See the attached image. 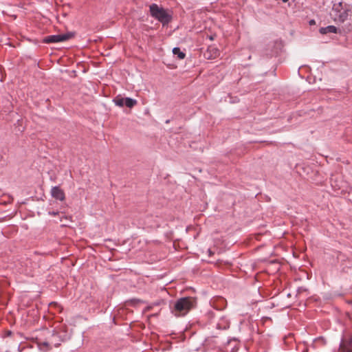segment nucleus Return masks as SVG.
I'll return each mask as SVG.
<instances>
[{
	"label": "nucleus",
	"instance_id": "16",
	"mask_svg": "<svg viewBox=\"0 0 352 352\" xmlns=\"http://www.w3.org/2000/svg\"><path fill=\"white\" fill-rule=\"evenodd\" d=\"M288 1H289V0H282V1H283V2H284V3H286V2H287Z\"/></svg>",
	"mask_w": 352,
	"mask_h": 352
},
{
	"label": "nucleus",
	"instance_id": "5",
	"mask_svg": "<svg viewBox=\"0 0 352 352\" xmlns=\"http://www.w3.org/2000/svg\"><path fill=\"white\" fill-rule=\"evenodd\" d=\"M52 196L60 201H63L65 199V194L63 191L58 186H54L51 190Z\"/></svg>",
	"mask_w": 352,
	"mask_h": 352
},
{
	"label": "nucleus",
	"instance_id": "8",
	"mask_svg": "<svg viewBox=\"0 0 352 352\" xmlns=\"http://www.w3.org/2000/svg\"><path fill=\"white\" fill-rule=\"evenodd\" d=\"M38 349L43 352H46L51 349L50 344L48 342H38Z\"/></svg>",
	"mask_w": 352,
	"mask_h": 352
},
{
	"label": "nucleus",
	"instance_id": "15",
	"mask_svg": "<svg viewBox=\"0 0 352 352\" xmlns=\"http://www.w3.org/2000/svg\"><path fill=\"white\" fill-rule=\"evenodd\" d=\"M314 23H315V21H314V20H311V21H310V24H314Z\"/></svg>",
	"mask_w": 352,
	"mask_h": 352
},
{
	"label": "nucleus",
	"instance_id": "6",
	"mask_svg": "<svg viewBox=\"0 0 352 352\" xmlns=\"http://www.w3.org/2000/svg\"><path fill=\"white\" fill-rule=\"evenodd\" d=\"M338 28L334 25H328L324 28H321L320 29V33L322 34H326L327 33H337Z\"/></svg>",
	"mask_w": 352,
	"mask_h": 352
},
{
	"label": "nucleus",
	"instance_id": "4",
	"mask_svg": "<svg viewBox=\"0 0 352 352\" xmlns=\"http://www.w3.org/2000/svg\"><path fill=\"white\" fill-rule=\"evenodd\" d=\"M73 36V34L67 33L63 34L50 35L44 38L43 41L45 43H60L69 40Z\"/></svg>",
	"mask_w": 352,
	"mask_h": 352
},
{
	"label": "nucleus",
	"instance_id": "14",
	"mask_svg": "<svg viewBox=\"0 0 352 352\" xmlns=\"http://www.w3.org/2000/svg\"><path fill=\"white\" fill-rule=\"evenodd\" d=\"M51 344H53L56 347H58L60 344L59 343L54 342L53 341L51 342Z\"/></svg>",
	"mask_w": 352,
	"mask_h": 352
},
{
	"label": "nucleus",
	"instance_id": "11",
	"mask_svg": "<svg viewBox=\"0 0 352 352\" xmlns=\"http://www.w3.org/2000/svg\"><path fill=\"white\" fill-rule=\"evenodd\" d=\"M173 53L174 55L177 56L180 60L184 59L186 56L185 53L182 52L179 47H174L173 49Z\"/></svg>",
	"mask_w": 352,
	"mask_h": 352
},
{
	"label": "nucleus",
	"instance_id": "13",
	"mask_svg": "<svg viewBox=\"0 0 352 352\" xmlns=\"http://www.w3.org/2000/svg\"><path fill=\"white\" fill-rule=\"evenodd\" d=\"M5 164V160L3 156L0 155V166H3Z\"/></svg>",
	"mask_w": 352,
	"mask_h": 352
},
{
	"label": "nucleus",
	"instance_id": "9",
	"mask_svg": "<svg viewBox=\"0 0 352 352\" xmlns=\"http://www.w3.org/2000/svg\"><path fill=\"white\" fill-rule=\"evenodd\" d=\"M138 103L137 100H135V99H133L131 98H124V106L129 107V108H132L135 105H136Z\"/></svg>",
	"mask_w": 352,
	"mask_h": 352
},
{
	"label": "nucleus",
	"instance_id": "12",
	"mask_svg": "<svg viewBox=\"0 0 352 352\" xmlns=\"http://www.w3.org/2000/svg\"><path fill=\"white\" fill-rule=\"evenodd\" d=\"M346 352H352V341L349 343V346H347Z\"/></svg>",
	"mask_w": 352,
	"mask_h": 352
},
{
	"label": "nucleus",
	"instance_id": "7",
	"mask_svg": "<svg viewBox=\"0 0 352 352\" xmlns=\"http://www.w3.org/2000/svg\"><path fill=\"white\" fill-rule=\"evenodd\" d=\"M230 327V322L226 317H222L217 323V327L220 329H227Z\"/></svg>",
	"mask_w": 352,
	"mask_h": 352
},
{
	"label": "nucleus",
	"instance_id": "3",
	"mask_svg": "<svg viewBox=\"0 0 352 352\" xmlns=\"http://www.w3.org/2000/svg\"><path fill=\"white\" fill-rule=\"evenodd\" d=\"M151 15L158 20L164 26L167 25L172 19V16L167 10L155 3H153L149 7Z\"/></svg>",
	"mask_w": 352,
	"mask_h": 352
},
{
	"label": "nucleus",
	"instance_id": "1",
	"mask_svg": "<svg viewBox=\"0 0 352 352\" xmlns=\"http://www.w3.org/2000/svg\"><path fill=\"white\" fill-rule=\"evenodd\" d=\"M195 299L192 297L180 298L175 302L172 313L177 317L184 316L195 306Z\"/></svg>",
	"mask_w": 352,
	"mask_h": 352
},
{
	"label": "nucleus",
	"instance_id": "10",
	"mask_svg": "<svg viewBox=\"0 0 352 352\" xmlns=\"http://www.w3.org/2000/svg\"><path fill=\"white\" fill-rule=\"evenodd\" d=\"M124 98H123L121 96H117L113 98V102L116 106L122 107L124 106Z\"/></svg>",
	"mask_w": 352,
	"mask_h": 352
},
{
	"label": "nucleus",
	"instance_id": "17",
	"mask_svg": "<svg viewBox=\"0 0 352 352\" xmlns=\"http://www.w3.org/2000/svg\"><path fill=\"white\" fill-rule=\"evenodd\" d=\"M52 336H53V338H55L56 336V334H53Z\"/></svg>",
	"mask_w": 352,
	"mask_h": 352
},
{
	"label": "nucleus",
	"instance_id": "2",
	"mask_svg": "<svg viewBox=\"0 0 352 352\" xmlns=\"http://www.w3.org/2000/svg\"><path fill=\"white\" fill-rule=\"evenodd\" d=\"M351 12V8L342 2L334 3L330 13L331 19L336 23H343Z\"/></svg>",
	"mask_w": 352,
	"mask_h": 352
}]
</instances>
